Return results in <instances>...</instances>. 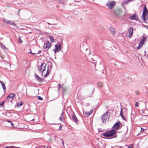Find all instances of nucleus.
Masks as SVG:
<instances>
[{"instance_id": "6", "label": "nucleus", "mask_w": 148, "mask_h": 148, "mask_svg": "<svg viewBox=\"0 0 148 148\" xmlns=\"http://www.w3.org/2000/svg\"><path fill=\"white\" fill-rule=\"evenodd\" d=\"M115 4V3L114 1H113L112 2L109 1L107 3L106 6L109 9H112Z\"/></svg>"}, {"instance_id": "30", "label": "nucleus", "mask_w": 148, "mask_h": 148, "mask_svg": "<svg viewBox=\"0 0 148 148\" xmlns=\"http://www.w3.org/2000/svg\"><path fill=\"white\" fill-rule=\"evenodd\" d=\"M37 99H38V100H43V99L40 96L38 97Z\"/></svg>"}, {"instance_id": "31", "label": "nucleus", "mask_w": 148, "mask_h": 148, "mask_svg": "<svg viewBox=\"0 0 148 148\" xmlns=\"http://www.w3.org/2000/svg\"><path fill=\"white\" fill-rule=\"evenodd\" d=\"M23 104V103L21 102H19L18 103V106H21Z\"/></svg>"}, {"instance_id": "27", "label": "nucleus", "mask_w": 148, "mask_h": 148, "mask_svg": "<svg viewBox=\"0 0 148 148\" xmlns=\"http://www.w3.org/2000/svg\"><path fill=\"white\" fill-rule=\"evenodd\" d=\"M7 23H9L11 25H12V24H13V22L12 21H7Z\"/></svg>"}, {"instance_id": "17", "label": "nucleus", "mask_w": 148, "mask_h": 148, "mask_svg": "<svg viewBox=\"0 0 148 148\" xmlns=\"http://www.w3.org/2000/svg\"><path fill=\"white\" fill-rule=\"evenodd\" d=\"M49 72H50L49 71V66H48L47 69V71L46 72V73L44 75V77H46L49 74Z\"/></svg>"}, {"instance_id": "21", "label": "nucleus", "mask_w": 148, "mask_h": 148, "mask_svg": "<svg viewBox=\"0 0 148 148\" xmlns=\"http://www.w3.org/2000/svg\"><path fill=\"white\" fill-rule=\"evenodd\" d=\"M120 115L122 117V118L124 119H125V118L124 117L123 115L122 114V108L121 109L120 113Z\"/></svg>"}, {"instance_id": "13", "label": "nucleus", "mask_w": 148, "mask_h": 148, "mask_svg": "<svg viewBox=\"0 0 148 148\" xmlns=\"http://www.w3.org/2000/svg\"><path fill=\"white\" fill-rule=\"evenodd\" d=\"M133 0H127L126 1H124L123 2H122V6H123L124 5L128 4L129 2L131 1H132Z\"/></svg>"}, {"instance_id": "16", "label": "nucleus", "mask_w": 148, "mask_h": 148, "mask_svg": "<svg viewBox=\"0 0 148 148\" xmlns=\"http://www.w3.org/2000/svg\"><path fill=\"white\" fill-rule=\"evenodd\" d=\"M110 30L111 32H112V34L113 35H115L116 32L115 31V29L114 28L110 27Z\"/></svg>"}, {"instance_id": "51", "label": "nucleus", "mask_w": 148, "mask_h": 148, "mask_svg": "<svg viewBox=\"0 0 148 148\" xmlns=\"http://www.w3.org/2000/svg\"><path fill=\"white\" fill-rule=\"evenodd\" d=\"M136 94H138V93L136 92Z\"/></svg>"}, {"instance_id": "33", "label": "nucleus", "mask_w": 148, "mask_h": 148, "mask_svg": "<svg viewBox=\"0 0 148 148\" xmlns=\"http://www.w3.org/2000/svg\"><path fill=\"white\" fill-rule=\"evenodd\" d=\"M18 40L19 41V42H20V43L21 44L22 43H23V41L20 38V37H19V38H18Z\"/></svg>"}, {"instance_id": "24", "label": "nucleus", "mask_w": 148, "mask_h": 148, "mask_svg": "<svg viewBox=\"0 0 148 148\" xmlns=\"http://www.w3.org/2000/svg\"><path fill=\"white\" fill-rule=\"evenodd\" d=\"M98 85L99 87H102L103 86V83L101 82H99L98 83Z\"/></svg>"}, {"instance_id": "25", "label": "nucleus", "mask_w": 148, "mask_h": 148, "mask_svg": "<svg viewBox=\"0 0 148 148\" xmlns=\"http://www.w3.org/2000/svg\"><path fill=\"white\" fill-rule=\"evenodd\" d=\"M13 23L14 24H12V25L14 26V28H15V29H18V26L16 25V24L14 23V22H13Z\"/></svg>"}, {"instance_id": "4", "label": "nucleus", "mask_w": 148, "mask_h": 148, "mask_svg": "<svg viewBox=\"0 0 148 148\" xmlns=\"http://www.w3.org/2000/svg\"><path fill=\"white\" fill-rule=\"evenodd\" d=\"M61 49V45L60 44H58L55 45V49L53 50L55 53L59 52Z\"/></svg>"}, {"instance_id": "52", "label": "nucleus", "mask_w": 148, "mask_h": 148, "mask_svg": "<svg viewBox=\"0 0 148 148\" xmlns=\"http://www.w3.org/2000/svg\"><path fill=\"white\" fill-rule=\"evenodd\" d=\"M141 129H142V130H141V131H143V130H142V128H141Z\"/></svg>"}, {"instance_id": "45", "label": "nucleus", "mask_w": 148, "mask_h": 148, "mask_svg": "<svg viewBox=\"0 0 148 148\" xmlns=\"http://www.w3.org/2000/svg\"><path fill=\"white\" fill-rule=\"evenodd\" d=\"M30 53H31V54H35V53H32L31 52V51Z\"/></svg>"}, {"instance_id": "7", "label": "nucleus", "mask_w": 148, "mask_h": 148, "mask_svg": "<svg viewBox=\"0 0 148 148\" xmlns=\"http://www.w3.org/2000/svg\"><path fill=\"white\" fill-rule=\"evenodd\" d=\"M108 112H106L101 116V119L103 123L105 122L107 119L108 115Z\"/></svg>"}, {"instance_id": "1", "label": "nucleus", "mask_w": 148, "mask_h": 148, "mask_svg": "<svg viewBox=\"0 0 148 148\" xmlns=\"http://www.w3.org/2000/svg\"><path fill=\"white\" fill-rule=\"evenodd\" d=\"M47 64L45 63H42L40 66H38V70L39 72H40L42 76H43V73L46 70V68Z\"/></svg>"}, {"instance_id": "9", "label": "nucleus", "mask_w": 148, "mask_h": 148, "mask_svg": "<svg viewBox=\"0 0 148 148\" xmlns=\"http://www.w3.org/2000/svg\"><path fill=\"white\" fill-rule=\"evenodd\" d=\"M51 43L48 41H47L46 42L44 43L43 47L44 49L48 50L51 47Z\"/></svg>"}, {"instance_id": "12", "label": "nucleus", "mask_w": 148, "mask_h": 148, "mask_svg": "<svg viewBox=\"0 0 148 148\" xmlns=\"http://www.w3.org/2000/svg\"><path fill=\"white\" fill-rule=\"evenodd\" d=\"M72 120H73V121L76 123H77L78 122L76 116L73 114V115H72Z\"/></svg>"}, {"instance_id": "35", "label": "nucleus", "mask_w": 148, "mask_h": 148, "mask_svg": "<svg viewBox=\"0 0 148 148\" xmlns=\"http://www.w3.org/2000/svg\"><path fill=\"white\" fill-rule=\"evenodd\" d=\"M139 104V103H138V102H137L135 104V106H136L138 107V104Z\"/></svg>"}, {"instance_id": "41", "label": "nucleus", "mask_w": 148, "mask_h": 148, "mask_svg": "<svg viewBox=\"0 0 148 148\" xmlns=\"http://www.w3.org/2000/svg\"><path fill=\"white\" fill-rule=\"evenodd\" d=\"M10 123H11V125H12V126H14V124H13V123H12V122Z\"/></svg>"}, {"instance_id": "19", "label": "nucleus", "mask_w": 148, "mask_h": 148, "mask_svg": "<svg viewBox=\"0 0 148 148\" xmlns=\"http://www.w3.org/2000/svg\"><path fill=\"white\" fill-rule=\"evenodd\" d=\"M116 14L118 16H120L121 14V12L119 10H117L116 12Z\"/></svg>"}, {"instance_id": "14", "label": "nucleus", "mask_w": 148, "mask_h": 148, "mask_svg": "<svg viewBox=\"0 0 148 148\" xmlns=\"http://www.w3.org/2000/svg\"><path fill=\"white\" fill-rule=\"evenodd\" d=\"M35 75L36 76V78L38 81H40L41 82L43 81V80H44V79H42L40 77L37 75L35 74Z\"/></svg>"}, {"instance_id": "44", "label": "nucleus", "mask_w": 148, "mask_h": 148, "mask_svg": "<svg viewBox=\"0 0 148 148\" xmlns=\"http://www.w3.org/2000/svg\"><path fill=\"white\" fill-rule=\"evenodd\" d=\"M42 52V51L40 50V51H38V53H41V52Z\"/></svg>"}, {"instance_id": "23", "label": "nucleus", "mask_w": 148, "mask_h": 148, "mask_svg": "<svg viewBox=\"0 0 148 148\" xmlns=\"http://www.w3.org/2000/svg\"><path fill=\"white\" fill-rule=\"evenodd\" d=\"M2 87L4 90H5L6 89V87L4 84L3 83L1 84Z\"/></svg>"}, {"instance_id": "46", "label": "nucleus", "mask_w": 148, "mask_h": 148, "mask_svg": "<svg viewBox=\"0 0 148 148\" xmlns=\"http://www.w3.org/2000/svg\"><path fill=\"white\" fill-rule=\"evenodd\" d=\"M0 83L1 84L3 83L0 80Z\"/></svg>"}, {"instance_id": "15", "label": "nucleus", "mask_w": 148, "mask_h": 148, "mask_svg": "<svg viewBox=\"0 0 148 148\" xmlns=\"http://www.w3.org/2000/svg\"><path fill=\"white\" fill-rule=\"evenodd\" d=\"M146 38L145 37H144L142 38V39L141 40L140 42L139 43V45L141 44V47L142 46H143V43L145 41Z\"/></svg>"}, {"instance_id": "36", "label": "nucleus", "mask_w": 148, "mask_h": 148, "mask_svg": "<svg viewBox=\"0 0 148 148\" xmlns=\"http://www.w3.org/2000/svg\"><path fill=\"white\" fill-rule=\"evenodd\" d=\"M144 27L148 29V25H145Z\"/></svg>"}, {"instance_id": "47", "label": "nucleus", "mask_w": 148, "mask_h": 148, "mask_svg": "<svg viewBox=\"0 0 148 148\" xmlns=\"http://www.w3.org/2000/svg\"><path fill=\"white\" fill-rule=\"evenodd\" d=\"M128 148H133L132 147H129Z\"/></svg>"}, {"instance_id": "42", "label": "nucleus", "mask_w": 148, "mask_h": 148, "mask_svg": "<svg viewBox=\"0 0 148 148\" xmlns=\"http://www.w3.org/2000/svg\"><path fill=\"white\" fill-rule=\"evenodd\" d=\"M7 121L8 122L10 123L11 122V121L9 120H7Z\"/></svg>"}, {"instance_id": "2", "label": "nucleus", "mask_w": 148, "mask_h": 148, "mask_svg": "<svg viewBox=\"0 0 148 148\" xmlns=\"http://www.w3.org/2000/svg\"><path fill=\"white\" fill-rule=\"evenodd\" d=\"M116 133V131L114 130H112L103 133L102 135L104 136L109 137L113 136Z\"/></svg>"}, {"instance_id": "11", "label": "nucleus", "mask_w": 148, "mask_h": 148, "mask_svg": "<svg viewBox=\"0 0 148 148\" xmlns=\"http://www.w3.org/2000/svg\"><path fill=\"white\" fill-rule=\"evenodd\" d=\"M15 95L14 94L11 93L7 97V99L8 101H10L11 102L12 100V98L14 97Z\"/></svg>"}, {"instance_id": "26", "label": "nucleus", "mask_w": 148, "mask_h": 148, "mask_svg": "<svg viewBox=\"0 0 148 148\" xmlns=\"http://www.w3.org/2000/svg\"><path fill=\"white\" fill-rule=\"evenodd\" d=\"M142 118H141V120L142 121H143V120L144 119H146L147 118V116L145 115H142Z\"/></svg>"}, {"instance_id": "8", "label": "nucleus", "mask_w": 148, "mask_h": 148, "mask_svg": "<svg viewBox=\"0 0 148 148\" xmlns=\"http://www.w3.org/2000/svg\"><path fill=\"white\" fill-rule=\"evenodd\" d=\"M121 123L119 121L116 122L112 127L113 129L115 130H118L120 128V125Z\"/></svg>"}, {"instance_id": "40", "label": "nucleus", "mask_w": 148, "mask_h": 148, "mask_svg": "<svg viewBox=\"0 0 148 148\" xmlns=\"http://www.w3.org/2000/svg\"><path fill=\"white\" fill-rule=\"evenodd\" d=\"M47 23L48 25H56V24H51L49 23Z\"/></svg>"}, {"instance_id": "37", "label": "nucleus", "mask_w": 148, "mask_h": 148, "mask_svg": "<svg viewBox=\"0 0 148 148\" xmlns=\"http://www.w3.org/2000/svg\"><path fill=\"white\" fill-rule=\"evenodd\" d=\"M3 19V21L4 22H5L7 23V21H8L4 19Z\"/></svg>"}, {"instance_id": "10", "label": "nucleus", "mask_w": 148, "mask_h": 148, "mask_svg": "<svg viewBox=\"0 0 148 148\" xmlns=\"http://www.w3.org/2000/svg\"><path fill=\"white\" fill-rule=\"evenodd\" d=\"M129 18L131 20H139L138 16L136 14H134L133 15L130 16Z\"/></svg>"}, {"instance_id": "20", "label": "nucleus", "mask_w": 148, "mask_h": 148, "mask_svg": "<svg viewBox=\"0 0 148 148\" xmlns=\"http://www.w3.org/2000/svg\"><path fill=\"white\" fill-rule=\"evenodd\" d=\"M63 113L64 112H62L61 114V116L59 118V120L62 122L63 121V119H64V117H63Z\"/></svg>"}, {"instance_id": "5", "label": "nucleus", "mask_w": 148, "mask_h": 148, "mask_svg": "<svg viewBox=\"0 0 148 148\" xmlns=\"http://www.w3.org/2000/svg\"><path fill=\"white\" fill-rule=\"evenodd\" d=\"M128 32L126 34L127 37L130 38L132 36L133 34V29L132 27H130L128 30Z\"/></svg>"}, {"instance_id": "43", "label": "nucleus", "mask_w": 148, "mask_h": 148, "mask_svg": "<svg viewBox=\"0 0 148 148\" xmlns=\"http://www.w3.org/2000/svg\"><path fill=\"white\" fill-rule=\"evenodd\" d=\"M91 61H95V60H94L92 58L91 59Z\"/></svg>"}, {"instance_id": "3", "label": "nucleus", "mask_w": 148, "mask_h": 148, "mask_svg": "<svg viewBox=\"0 0 148 148\" xmlns=\"http://www.w3.org/2000/svg\"><path fill=\"white\" fill-rule=\"evenodd\" d=\"M148 15V11L146 5L144 6L143 8V12L142 16V19L143 21L145 20V16Z\"/></svg>"}, {"instance_id": "34", "label": "nucleus", "mask_w": 148, "mask_h": 148, "mask_svg": "<svg viewBox=\"0 0 148 148\" xmlns=\"http://www.w3.org/2000/svg\"><path fill=\"white\" fill-rule=\"evenodd\" d=\"M4 104L3 101H1L0 103V106H3V105Z\"/></svg>"}, {"instance_id": "22", "label": "nucleus", "mask_w": 148, "mask_h": 148, "mask_svg": "<svg viewBox=\"0 0 148 148\" xmlns=\"http://www.w3.org/2000/svg\"><path fill=\"white\" fill-rule=\"evenodd\" d=\"M49 38L51 42L53 43L54 42V40L52 36H50L49 37Z\"/></svg>"}, {"instance_id": "29", "label": "nucleus", "mask_w": 148, "mask_h": 148, "mask_svg": "<svg viewBox=\"0 0 148 148\" xmlns=\"http://www.w3.org/2000/svg\"><path fill=\"white\" fill-rule=\"evenodd\" d=\"M148 20V15L145 16V20L143 21L145 22Z\"/></svg>"}, {"instance_id": "50", "label": "nucleus", "mask_w": 148, "mask_h": 148, "mask_svg": "<svg viewBox=\"0 0 148 148\" xmlns=\"http://www.w3.org/2000/svg\"><path fill=\"white\" fill-rule=\"evenodd\" d=\"M4 48H5V49H6V47H5V46H4Z\"/></svg>"}, {"instance_id": "38", "label": "nucleus", "mask_w": 148, "mask_h": 148, "mask_svg": "<svg viewBox=\"0 0 148 148\" xmlns=\"http://www.w3.org/2000/svg\"><path fill=\"white\" fill-rule=\"evenodd\" d=\"M62 128V126L61 125H60L59 128V130H61Z\"/></svg>"}, {"instance_id": "28", "label": "nucleus", "mask_w": 148, "mask_h": 148, "mask_svg": "<svg viewBox=\"0 0 148 148\" xmlns=\"http://www.w3.org/2000/svg\"><path fill=\"white\" fill-rule=\"evenodd\" d=\"M61 87V85L60 84H59L58 86V91H59Z\"/></svg>"}, {"instance_id": "48", "label": "nucleus", "mask_w": 148, "mask_h": 148, "mask_svg": "<svg viewBox=\"0 0 148 148\" xmlns=\"http://www.w3.org/2000/svg\"><path fill=\"white\" fill-rule=\"evenodd\" d=\"M18 12H19L20 11V9L18 10ZM18 14H19V13H18Z\"/></svg>"}, {"instance_id": "18", "label": "nucleus", "mask_w": 148, "mask_h": 148, "mask_svg": "<svg viewBox=\"0 0 148 148\" xmlns=\"http://www.w3.org/2000/svg\"><path fill=\"white\" fill-rule=\"evenodd\" d=\"M93 111V109H92L91 110H90V112H85V114L88 116H89L90 115V114H91L92 112Z\"/></svg>"}, {"instance_id": "49", "label": "nucleus", "mask_w": 148, "mask_h": 148, "mask_svg": "<svg viewBox=\"0 0 148 148\" xmlns=\"http://www.w3.org/2000/svg\"><path fill=\"white\" fill-rule=\"evenodd\" d=\"M34 120H35V119H33L32 120V121H34Z\"/></svg>"}, {"instance_id": "53", "label": "nucleus", "mask_w": 148, "mask_h": 148, "mask_svg": "<svg viewBox=\"0 0 148 148\" xmlns=\"http://www.w3.org/2000/svg\"><path fill=\"white\" fill-rule=\"evenodd\" d=\"M141 129H142V130H141V131H143V130H142V128H141Z\"/></svg>"}, {"instance_id": "32", "label": "nucleus", "mask_w": 148, "mask_h": 148, "mask_svg": "<svg viewBox=\"0 0 148 148\" xmlns=\"http://www.w3.org/2000/svg\"><path fill=\"white\" fill-rule=\"evenodd\" d=\"M62 91L63 92H65L66 91V88H64V87H62Z\"/></svg>"}, {"instance_id": "39", "label": "nucleus", "mask_w": 148, "mask_h": 148, "mask_svg": "<svg viewBox=\"0 0 148 148\" xmlns=\"http://www.w3.org/2000/svg\"><path fill=\"white\" fill-rule=\"evenodd\" d=\"M140 45H139V46L137 47V49H139L140 48Z\"/></svg>"}]
</instances>
